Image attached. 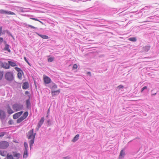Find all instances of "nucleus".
<instances>
[{
	"instance_id": "f257e3e1",
	"label": "nucleus",
	"mask_w": 159,
	"mask_h": 159,
	"mask_svg": "<svg viewBox=\"0 0 159 159\" xmlns=\"http://www.w3.org/2000/svg\"><path fill=\"white\" fill-rule=\"evenodd\" d=\"M26 134L28 139H31L29 141V143L30 148L31 149L34 143L36 133H34V129H32L30 130Z\"/></svg>"
},
{
	"instance_id": "f03ea898",
	"label": "nucleus",
	"mask_w": 159,
	"mask_h": 159,
	"mask_svg": "<svg viewBox=\"0 0 159 159\" xmlns=\"http://www.w3.org/2000/svg\"><path fill=\"white\" fill-rule=\"evenodd\" d=\"M5 79L9 81H12L14 79L13 73L11 72H7L5 75Z\"/></svg>"
},
{
	"instance_id": "7ed1b4c3",
	"label": "nucleus",
	"mask_w": 159,
	"mask_h": 159,
	"mask_svg": "<svg viewBox=\"0 0 159 159\" xmlns=\"http://www.w3.org/2000/svg\"><path fill=\"white\" fill-rule=\"evenodd\" d=\"M12 108L13 110L16 111H18L23 109V106L20 103H16L13 105Z\"/></svg>"
},
{
	"instance_id": "20e7f679",
	"label": "nucleus",
	"mask_w": 159,
	"mask_h": 159,
	"mask_svg": "<svg viewBox=\"0 0 159 159\" xmlns=\"http://www.w3.org/2000/svg\"><path fill=\"white\" fill-rule=\"evenodd\" d=\"M9 143L5 141H3L0 142V148L5 149L9 146Z\"/></svg>"
},
{
	"instance_id": "39448f33",
	"label": "nucleus",
	"mask_w": 159,
	"mask_h": 159,
	"mask_svg": "<svg viewBox=\"0 0 159 159\" xmlns=\"http://www.w3.org/2000/svg\"><path fill=\"white\" fill-rule=\"evenodd\" d=\"M0 13L8 15H15V14L13 12L2 9L0 10Z\"/></svg>"
},
{
	"instance_id": "423d86ee",
	"label": "nucleus",
	"mask_w": 159,
	"mask_h": 159,
	"mask_svg": "<svg viewBox=\"0 0 159 159\" xmlns=\"http://www.w3.org/2000/svg\"><path fill=\"white\" fill-rule=\"evenodd\" d=\"M23 111H22L15 114L13 116L14 119H16L20 116L23 113Z\"/></svg>"
},
{
	"instance_id": "0eeeda50",
	"label": "nucleus",
	"mask_w": 159,
	"mask_h": 159,
	"mask_svg": "<svg viewBox=\"0 0 159 159\" xmlns=\"http://www.w3.org/2000/svg\"><path fill=\"white\" fill-rule=\"evenodd\" d=\"M43 80L44 83L46 84H49L51 83V81L50 78L47 76L43 77Z\"/></svg>"
},
{
	"instance_id": "6e6552de",
	"label": "nucleus",
	"mask_w": 159,
	"mask_h": 159,
	"mask_svg": "<svg viewBox=\"0 0 159 159\" xmlns=\"http://www.w3.org/2000/svg\"><path fill=\"white\" fill-rule=\"evenodd\" d=\"M49 87L52 90V91H53L56 89L57 86L55 83H52L49 85Z\"/></svg>"
},
{
	"instance_id": "1a4fd4ad",
	"label": "nucleus",
	"mask_w": 159,
	"mask_h": 159,
	"mask_svg": "<svg viewBox=\"0 0 159 159\" xmlns=\"http://www.w3.org/2000/svg\"><path fill=\"white\" fill-rule=\"evenodd\" d=\"M5 117V112L2 110H0V118L4 119Z\"/></svg>"
},
{
	"instance_id": "9d476101",
	"label": "nucleus",
	"mask_w": 159,
	"mask_h": 159,
	"mask_svg": "<svg viewBox=\"0 0 159 159\" xmlns=\"http://www.w3.org/2000/svg\"><path fill=\"white\" fill-rule=\"evenodd\" d=\"M60 92V90H58L57 91H52V96L58 95Z\"/></svg>"
},
{
	"instance_id": "9b49d317",
	"label": "nucleus",
	"mask_w": 159,
	"mask_h": 159,
	"mask_svg": "<svg viewBox=\"0 0 159 159\" xmlns=\"http://www.w3.org/2000/svg\"><path fill=\"white\" fill-rule=\"evenodd\" d=\"M26 107L28 108H31V104L30 103V98H29L26 100Z\"/></svg>"
},
{
	"instance_id": "f8f14e48",
	"label": "nucleus",
	"mask_w": 159,
	"mask_h": 159,
	"mask_svg": "<svg viewBox=\"0 0 159 159\" xmlns=\"http://www.w3.org/2000/svg\"><path fill=\"white\" fill-rule=\"evenodd\" d=\"M44 121V117H42L41 118V119L39 121L37 125H39V127H41L42 124H43Z\"/></svg>"
},
{
	"instance_id": "ddd939ff",
	"label": "nucleus",
	"mask_w": 159,
	"mask_h": 159,
	"mask_svg": "<svg viewBox=\"0 0 159 159\" xmlns=\"http://www.w3.org/2000/svg\"><path fill=\"white\" fill-rule=\"evenodd\" d=\"M150 46H146L143 48V51L145 52H148L150 49Z\"/></svg>"
},
{
	"instance_id": "4468645a",
	"label": "nucleus",
	"mask_w": 159,
	"mask_h": 159,
	"mask_svg": "<svg viewBox=\"0 0 159 159\" xmlns=\"http://www.w3.org/2000/svg\"><path fill=\"white\" fill-rule=\"evenodd\" d=\"M29 87L28 83L27 82H25L23 83L22 86V88L23 89H27Z\"/></svg>"
},
{
	"instance_id": "2eb2a0df",
	"label": "nucleus",
	"mask_w": 159,
	"mask_h": 159,
	"mask_svg": "<svg viewBox=\"0 0 159 159\" xmlns=\"http://www.w3.org/2000/svg\"><path fill=\"white\" fill-rule=\"evenodd\" d=\"M37 34L40 37H41L42 38L44 39H48V36L43 35V34H41L39 33H37Z\"/></svg>"
},
{
	"instance_id": "dca6fc26",
	"label": "nucleus",
	"mask_w": 159,
	"mask_h": 159,
	"mask_svg": "<svg viewBox=\"0 0 159 159\" xmlns=\"http://www.w3.org/2000/svg\"><path fill=\"white\" fill-rule=\"evenodd\" d=\"M7 110L8 114H10L13 113V111L11 109L9 106L8 105L7 107Z\"/></svg>"
},
{
	"instance_id": "f3484780",
	"label": "nucleus",
	"mask_w": 159,
	"mask_h": 159,
	"mask_svg": "<svg viewBox=\"0 0 159 159\" xmlns=\"http://www.w3.org/2000/svg\"><path fill=\"white\" fill-rule=\"evenodd\" d=\"M79 137V134H77V135H76L73 139L72 141L73 142H75L78 139Z\"/></svg>"
},
{
	"instance_id": "a211bd4d",
	"label": "nucleus",
	"mask_w": 159,
	"mask_h": 159,
	"mask_svg": "<svg viewBox=\"0 0 159 159\" xmlns=\"http://www.w3.org/2000/svg\"><path fill=\"white\" fill-rule=\"evenodd\" d=\"M0 154L2 156H5L7 154V152L5 151L0 150Z\"/></svg>"
},
{
	"instance_id": "6ab92c4d",
	"label": "nucleus",
	"mask_w": 159,
	"mask_h": 159,
	"mask_svg": "<svg viewBox=\"0 0 159 159\" xmlns=\"http://www.w3.org/2000/svg\"><path fill=\"white\" fill-rule=\"evenodd\" d=\"M4 49L5 50L8 51L9 52H11V50L9 48V46L7 44H5Z\"/></svg>"
},
{
	"instance_id": "aec40b11",
	"label": "nucleus",
	"mask_w": 159,
	"mask_h": 159,
	"mask_svg": "<svg viewBox=\"0 0 159 159\" xmlns=\"http://www.w3.org/2000/svg\"><path fill=\"white\" fill-rule=\"evenodd\" d=\"M28 155V150H24V153L23 156V157L24 158H26L27 157Z\"/></svg>"
},
{
	"instance_id": "412c9836",
	"label": "nucleus",
	"mask_w": 159,
	"mask_h": 159,
	"mask_svg": "<svg viewBox=\"0 0 159 159\" xmlns=\"http://www.w3.org/2000/svg\"><path fill=\"white\" fill-rule=\"evenodd\" d=\"M8 63L9 64V65L12 66L14 67L17 66V65L16 64V63L13 62L11 61H9Z\"/></svg>"
},
{
	"instance_id": "4be33fe9",
	"label": "nucleus",
	"mask_w": 159,
	"mask_h": 159,
	"mask_svg": "<svg viewBox=\"0 0 159 159\" xmlns=\"http://www.w3.org/2000/svg\"><path fill=\"white\" fill-rule=\"evenodd\" d=\"M28 115V113L27 111H25L24 112L22 117L25 119Z\"/></svg>"
},
{
	"instance_id": "5701e85b",
	"label": "nucleus",
	"mask_w": 159,
	"mask_h": 159,
	"mask_svg": "<svg viewBox=\"0 0 159 159\" xmlns=\"http://www.w3.org/2000/svg\"><path fill=\"white\" fill-rule=\"evenodd\" d=\"M13 156L15 157H17V159H19L20 156V154L18 153H14L13 154Z\"/></svg>"
},
{
	"instance_id": "b1692460",
	"label": "nucleus",
	"mask_w": 159,
	"mask_h": 159,
	"mask_svg": "<svg viewBox=\"0 0 159 159\" xmlns=\"http://www.w3.org/2000/svg\"><path fill=\"white\" fill-rule=\"evenodd\" d=\"M125 155V152L123 150H122L120 152L119 158H120L121 157H123Z\"/></svg>"
},
{
	"instance_id": "393cba45",
	"label": "nucleus",
	"mask_w": 159,
	"mask_h": 159,
	"mask_svg": "<svg viewBox=\"0 0 159 159\" xmlns=\"http://www.w3.org/2000/svg\"><path fill=\"white\" fill-rule=\"evenodd\" d=\"M24 120V119L21 116V117H20L18 119V120H17V123H19Z\"/></svg>"
},
{
	"instance_id": "a878e982",
	"label": "nucleus",
	"mask_w": 159,
	"mask_h": 159,
	"mask_svg": "<svg viewBox=\"0 0 159 159\" xmlns=\"http://www.w3.org/2000/svg\"><path fill=\"white\" fill-rule=\"evenodd\" d=\"M7 159H13V156L11 155H9L8 154L7 156Z\"/></svg>"
},
{
	"instance_id": "bb28decb",
	"label": "nucleus",
	"mask_w": 159,
	"mask_h": 159,
	"mask_svg": "<svg viewBox=\"0 0 159 159\" xmlns=\"http://www.w3.org/2000/svg\"><path fill=\"white\" fill-rule=\"evenodd\" d=\"M3 66L6 69H8L10 67L9 65L7 63H5L4 64Z\"/></svg>"
},
{
	"instance_id": "cd10ccee",
	"label": "nucleus",
	"mask_w": 159,
	"mask_h": 159,
	"mask_svg": "<svg viewBox=\"0 0 159 159\" xmlns=\"http://www.w3.org/2000/svg\"><path fill=\"white\" fill-rule=\"evenodd\" d=\"M15 70H16L18 72H23L22 70H21V69L20 68H19L17 67H15Z\"/></svg>"
},
{
	"instance_id": "c85d7f7f",
	"label": "nucleus",
	"mask_w": 159,
	"mask_h": 159,
	"mask_svg": "<svg viewBox=\"0 0 159 159\" xmlns=\"http://www.w3.org/2000/svg\"><path fill=\"white\" fill-rule=\"evenodd\" d=\"M129 40L130 41H132L133 42L136 41V38L135 37H132L129 38Z\"/></svg>"
},
{
	"instance_id": "c756f323",
	"label": "nucleus",
	"mask_w": 159,
	"mask_h": 159,
	"mask_svg": "<svg viewBox=\"0 0 159 159\" xmlns=\"http://www.w3.org/2000/svg\"><path fill=\"white\" fill-rule=\"evenodd\" d=\"M24 146L25 148V150H28V145L27 143L26 142H25L24 143Z\"/></svg>"
},
{
	"instance_id": "7c9ffc66",
	"label": "nucleus",
	"mask_w": 159,
	"mask_h": 159,
	"mask_svg": "<svg viewBox=\"0 0 159 159\" xmlns=\"http://www.w3.org/2000/svg\"><path fill=\"white\" fill-rule=\"evenodd\" d=\"M54 60V58L52 57H49L48 59V62H51Z\"/></svg>"
},
{
	"instance_id": "2f4dec72",
	"label": "nucleus",
	"mask_w": 159,
	"mask_h": 159,
	"mask_svg": "<svg viewBox=\"0 0 159 159\" xmlns=\"http://www.w3.org/2000/svg\"><path fill=\"white\" fill-rule=\"evenodd\" d=\"M17 76L20 79L22 78V74L21 72H18L17 74Z\"/></svg>"
},
{
	"instance_id": "473e14b6",
	"label": "nucleus",
	"mask_w": 159,
	"mask_h": 159,
	"mask_svg": "<svg viewBox=\"0 0 159 159\" xmlns=\"http://www.w3.org/2000/svg\"><path fill=\"white\" fill-rule=\"evenodd\" d=\"M6 133L5 132H2L0 133V137H3L5 134H6Z\"/></svg>"
},
{
	"instance_id": "72a5a7b5",
	"label": "nucleus",
	"mask_w": 159,
	"mask_h": 159,
	"mask_svg": "<svg viewBox=\"0 0 159 159\" xmlns=\"http://www.w3.org/2000/svg\"><path fill=\"white\" fill-rule=\"evenodd\" d=\"M78 67V66L77 65V64H75L73 65V69H76Z\"/></svg>"
},
{
	"instance_id": "f704fd0d",
	"label": "nucleus",
	"mask_w": 159,
	"mask_h": 159,
	"mask_svg": "<svg viewBox=\"0 0 159 159\" xmlns=\"http://www.w3.org/2000/svg\"><path fill=\"white\" fill-rule=\"evenodd\" d=\"M124 86L122 85H120L118 86L117 88L119 89L120 90L121 89H123L124 88Z\"/></svg>"
},
{
	"instance_id": "c9c22d12",
	"label": "nucleus",
	"mask_w": 159,
	"mask_h": 159,
	"mask_svg": "<svg viewBox=\"0 0 159 159\" xmlns=\"http://www.w3.org/2000/svg\"><path fill=\"white\" fill-rule=\"evenodd\" d=\"M3 75V73L2 72L0 71V80L2 79Z\"/></svg>"
},
{
	"instance_id": "e433bc0d",
	"label": "nucleus",
	"mask_w": 159,
	"mask_h": 159,
	"mask_svg": "<svg viewBox=\"0 0 159 159\" xmlns=\"http://www.w3.org/2000/svg\"><path fill=\"white\" fill-rule=\"evenodd\" d=\"M147 87L146 86H145L143 87L141 89V92H142L145 89H147Z\"/></svg>"
},
{
	"instance_id": "4c0bfd02",
	"label": "nucleus",
	"mask_w": 159,
	"mask_h": 159,
	"mask_svg": "<svg viewBox=\"0 0 159 159\" xmlns=\"http://www.w3.org/2000/svg\"><path fill=\"white\" fill-rule=\"evenodd\" d=\"M24 59L25 61L28 63L29 64V63L28 60L25 57H24Z\"/></svg>"
},
{
	"instance_id": "58836bf2",
	"label": "nucleus",
	"mask_w": 159,
	"mask_h": 159,
	"mask_svg": "<svg viewBox=\"0 0 159 159\" xmlns=\"http://www.w3.org/2000/svg\"><path fill=\"white\" fill-rule=\"evenodd\" d=\"M2 26L0 27V36L1 35L2 33Z\"/></svg>"
},
{
	"instance_id": "ea45409f",
	"label": "nucleus",
	"mask_w": 159,
	"mask_h": 159,
	"mask_svg": "<svg viewBox=\"0 0 159 159\" xmlns=\"http://www.w3.org/2000/svg\"><path fill=\"white\" fill-rule=\"evenodd\" d=\"M62 159H70V157L68 156H67L63 157Z\"/></svg>"
},
{
	"instance_id": "a19ab883",
	"label": "nucleus",
	"mask_w": 159,
	"mask_h": 159,
	"mask_svg": "<svg viewBox=\"0 0 159 159\" xmlns=\"http://www.w3.org/2000/svg\"><path fill=\"white\" fill-rule=\"evenodd\" d=\"M3 41V39L2 38H0V44L2 43Z\"/></svg>"
},
{
	"instance_id": "79ce46f5",
	"label": "nucleus",
	"mask_w": 159,
	"mask_h": 159,
	"mask_svg": "<svg viewBox=\"0 0 159 159\" xmlns=\"http://www.w3.org/2000/svg\"><path fill=\"white\" fill-rule=\"evenodd\" d=\"M31 19L34 20L35 21H39L40 22V21L37 19L35 18H31ZM40 22H41V21H40Z\"/></svg>"
},
{
	"instance_id": "37998d69",
	"label": "nucleus",
	"mask_w": 159,
	"mask_h": 159,
	"mask_svg": "<svg viewBox=\"0 0 159 159\" xmlns=\"http://www.w3.org/2000/svg\"><path fill=\"white\" fill-rule=\"evenodd\" d=\"M28 26H29V27H30L32 29L35 28L34 27V26L31 25H28Z\"/></svg>"
},
{
	"instance_id": "c03bdc74",
	"label": "nucleus",
	"mask_w": 159,
	"mask_h": 159,
	"mask_svg": "<svg viewBox=\"0 0 159 159\" xmlns=\"http://www.w3.org/2000/svg\"><path fill=\"white\" fill-rule=\"evenodd\" d=\"M40 127H39V125H37V127H36V129L37 130H38L39 128H40Z\"/></svg>"
},
{
	"instance_id": "a18cd8bd",
	"label": "nucleus",
	"mask_w": 159,
	"mask_h": 159,
	"mask_svg": "<svg viewBox=\"0 0 159 159\" xmlns=\"http://www.w3.org/2000/svg\"><path fill=\"white\" fill-rule=\"evenodd\" d=\"M156 93H152V96H153L154 95H156Z\"/></svg>"
},
{
	"instance_id": "49530a36",
	"label": "nucleus",
	"mask_w": 159,
	"mask_h": 159,
	"mask_svg": "<svg viewBox=\"0 0 159 159\" xmlns=\"http://www.w3.org/2000/svg\"><path fill=\"white\" fill-rule=\"evenodd\" d=\"M50 122V120H48L47 121V122L48 123H49Z\"/></svg>"
},
{
	"instance_id": "de8ad7c7",
	"label": "nucleus",
	"mask_w": 159,
	"mask_h": 159,
	"mask_svg": "<svg viewBox=\"0 0 159 159\" xmlns=\"http://www.w3.org/2000/svg\"><path fill=\"white\" fill-rule=\"evenodd\" d=\"M80 0L81 1H82V2H84L85 1V0Z\"/></svg>"
},
{
	"instance_id": "09e8293b",
	"label": "nucleus",
	"mask_w": 159,
	"mask_h": 159,
	"mask_svg": "<svg viewBox=\"0 0 159 159\" xmlns=\"http://www.w3.org/2000/svg\"><path fill=\"white\" fill-rule=\"evenodd\" d=\"M48 112H49V109H48Z\"/></svg>"
},
{
	"instance_id": "8fccbe9b",
	"label": "nucleus",
	"mask_w": 159,
	"mask_h": 159,
	"mask_svg": "<svg viewBox=\"0 0 159 159\" xmlns=\"http://www.w3.org/2000/svg\"><path fill=\"white\" fill-rule=\"evenodd\" d=\"M88 73H90V72H88Z\"/></svg>"
},
{
	"instance_id": "3c124183",
	"label": "nucleus",
	"mask_w": 159,
	"mask_h": 159,
	"mask_svg": "<svg viewBox=\"0 0 159 159\" xmlns=\"http://www.w3.org/2000/svg\"><path fill=\"white\" fill-rule=\"evenodd\" d=\"M0 159H1L0 158Z\"/></svg>"
}]
</instances>
